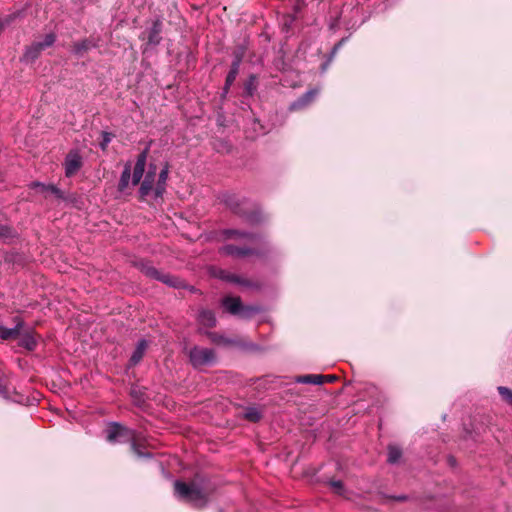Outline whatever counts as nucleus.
<instances>
[{
    "instance_id": "f03ea898",
    "label": "nucleus",
    "mask_w": 512,
    "mask_h": 512,
    "mask_svg": "<svg viewBox=\"0 0 512 512\" xmlns=\"http://www.w3.org/2000/svg\"><path fill=\"white\" fill-rule=\"evenodd\" d=\"M270 252V248L268 245H264L263 248H255L251 247L247 244L237 245L233 243H229L223 245L219 249V253L225 256H230L236 259L247 258L251 256L256 257H264Z\"/></svg>"
},
{
    "instance_id": "412c9836",
    "label": "nucleus",
    "mask_w": 512,
    "mask_h": 512,
    "mask_svg": "<svg viewBox=\"0 0 512 512\" xmlns=\"http://www.w3.org/2000/svg\"><path fill=\"white\" fill-rule=\"evenodd\" d=\"M296 382L302 384L322 385L324 384V377L321 374L300 375L296 377Z\"/></svg>"
},
{
    "instance_id": "a211bd4d",
    "label": "nucleus",
    "mask_w": 512,
    "mask_h": 512,
    "mask_svg": "<svg viewBox=\"0 0 512 512\" xmlns=\"http://www.w3.org/2000/svg\"><path fill=\"white\" fill-rule=\"evenodd\" d=\"M198 322L200 325L206 328H213L216 326V317L212 310L209 309H201L198 318Z\"/></svg>"
},
{
    "instance_id": "2f4dec72",
    "label": "nucleus",
    "mask_w": 512,
    "mask_h": 512,
    "mask_svg": "<svg viewBox=\"0 0 512 512\" xmlns=\"http://www.w3.org/2000/svg\"><path fill=\"white\" fill-rule=\"evenodd\" d=\"M497 390L502 399L512 407V390L504 386H499Z\"/></svg>"
},
{
    "instance_id": "cd10ccee",
    "label": "nucleus",
    "mask_w": 512,
    "mask_h": 512,
    "mask_svg": "<svg viewBox=\"0 0 512 512\" xmlns=\"http://www.w3.org/2000/svg\"><path fill=\"white\" fill-rule=\"evenodd\" d=\"M91 48V43L88 40H83L81 42L74 43L73 45V52L79 56L82 57L84 54Z\"/></svg>"
},
{
    "instance_id": "c85d7f7f",
    "label": "nucleus",
    "mask_w": 512,
    "mask_h": 512,
    "mask_svg": "<svg viewBox=\"0 0 512 512\" xmlns=\"http://www.w3.org/2000/svg\"><path fill=\"white\" fill-rule=\"evenodd\" d=\"M257 89V78L255 75H250L248 80L244 83V93L247 96H252Z\"/></svg>"
},
{
    "instance_id": "b1692460",
    "label": "nucleus",
    "mask_w": 512,
    "mask_h": 512,
    "mask_svg": "<svg viewBox=\"0 0 512 512\" xmlns=\"http://www.w3.org/2000/svg\"><path fill=\"white\" fill-rule=\"evenodd\" d=\"M241 218L251 225H257L263 221V215L259 210H245Z\"/></svg>"
},
{
    "instance_id": "e433bc0d",
    "label": "nucleus",
    "mask_w": 512,
    "mask_h": 512,
    "mask_svg": "<svg viewBox=\"0 0 512 512\" xmlns=\"http://www.w3.org/2000/svg\"><path fill=\"white\" fill-rule=\"evenodd\" d=\"M19 15L20 13L16 12L3 17L0 20L1 29L3 30L6 26L10 25Z\"/></svg>"
},
{
    "instance_id": "4c0bfd02",
    "label": "nucleus",
    "mask_w": 512,
    "mask_h": 512,
    "mask_svg": "<svg viewBox=\"0 0 512 512\" xmlns=\"http://www.w3.org/2000/svg\"><path fill=\"white\" fill-rule=\"evenodd\" d=\"M258 312H259V308L258 307H255V306H244L243 305V310H242V312L239 315L242 316V317L248 318L251 315L256 314Z\"/></svg>"
},
{
    "instance_id": "f3484780",
    "label": "nucleus",
    "mask_w": 512,
    "mask_h": 512,
    "mask_svg": "<svg viewBox=\"0 0 512 512\" xmlns=\"http://www.w3.org/2000/svg\"><path fill=\"white\" fill-rule=\"evenodd\" d=\"M222 304L232 315H239L243 310L240 297L227 296L222 300Z\"/></svg>"
},
{
    "instance_id": "0eeeda50",
    "label": "nucleus",
    "mask_w": 512,
    "mask_h": 512,
    "mask_svg": "<svg viewBox=\"0 0 512 512\" xmlns=\"http://www.w3.org/2000/svg\"><path fill=\"white\" fill-rule=\"evenodd\" d=\"M156 176L152 171H145L139 184V200L147 201V197L154 194V188L156 185Z\"/></svg>"
},
{
    "instance_id": "39448f33",
    "label": "nucleus",
    "mask_w": 512,
    "mask_h": 512,
    "mask_svg": "<svg viewBox=\"0 0 512 512\" xmlns=\"http://www.w3.org/2000/svg\"><path fill=\"white\" fill-rule=\"evenodd\" d=\"M56 41V35L54 33L46 34L44 40L41 42H34L26 48L24 58L28 61H35L41 54V52L51 47Z\"/></svg>"
},
{
    "instance_id": "20e7f679",
    "label": "nucleus",
    "mask_w": 512,
    "mask_h": 512,
    "mask_svg": "<svg viewBox=\"0 0 512 512\" xmlns=\"http://www.w3.org/2000/svg\"><path fill=\"white\" fill-rule=\"evenodd\" d=\"M189 358L191 364L195 368H199L212 363L215 353L212 349L195 346L189 351Z\"/></svg>"
},
{
    "instance_id": "c756f323",
    "label": "nucleus",
    "mask_w": 512,
    "mask_h": 512,
    "mask_svg": "<svg viewBox=\"0 0 512 512\" xmlns=\"http://www.w3.org/2000/svg\"><path fill=\"white\" fill-rule=\"evenodd\" d=\"M215 277L223 280V281H226V282H229V283H235V280H237L236 276L237 274H234V273H231V272H228L226 270H223V269H218L215 273H214Z\"/></svg>"
},
{
    "instance_id": "6e6552de",
    "label": "nucleus",
    "mask_w": 512,
    "mask_h": 512,
    "mask_svg": "<svg viewBox=\"0 0 512 512\" xmlns=\"http://www.w3.org/2000/svg\"><path fill=\"white\" fill-rule=\"evenodd\" d=\"M320 90L318 88L309 89L297 100L292 102L289 106L290 111H300L310 106L318 96Z\"/></svg>"
},
{
    "instance_id": "aec40b11",
    "label": "nucleus",
    "mask_w": 512,
    "mask_h": 512,
    "mask_svg": "<svg viewBox=\"0 0 512 512\" xmlns=\"http://www.w3.org/2000/svg\"><path fill=\"white\" fill-rule=\"evenodd\" d=\"M132 175H133V173H131V166L129 164H126L121 173L120 180H119L118 187H117V189L120 193L126 192V190L129 187L130 180L132 181Z\"/></svg>"
},
{
    "instance_id": "7ed1b4c3",
    "label": "nucleus",
    "mask_w": 512,
    "mask_h": 512,
    "mask_svg": "<svg viewBox=\"0 0 512 512\" xmlns=\"http://www.w3.org/2000/svg\"><path fill=\"white\" fill-rule=\"evenodd\" d=\"M106 432V440L109 443L116 442H130L133 441L135 433L133 430L127 428L126 426L118 423L112 422L108 425L105 430Z\"/></svg>"
},
{
    "instance_id": "ea45409f",
    "label": "nucleus",
    "mask_w": 512,
    "mask_h": 512,
    "mask_svg": "<svg viewBox=\"0 0 512 512\" xmlns=\"http://www.w3.org/2000/svg\"><path fill=\"white\" fill-rule=\"evenodd\" d=\"M130 394L133 398L137 399V400H142V392L137 389V388H132L131 391H130Z\"/></svg>"
},
{
    "instance_id": "7c9ffc66",
    "label": "nucleus",
    "mask_w": 512,
    "mask_h": 512,
    "mask_svg": "<svg viewBox=\"0 0 512 512\" xmlns=\"http://www.w3.org/2000/svg\"><path fill=\"white\" fill-rule=\"evenodd\" d=\"M402 456V451L399 447L397 446H389L388 447V462L391 463V464H394L396 462H398V460L401 458Z\"/></svg>"
},
{
    "instance_id": "2eb2a0df",
    "label": "nucleus",
    "mask_w": 512,
    "mask_h": 512,
    "mask_svg": "<svg viewBox=\"0 0 512 512\" xmlns=\"http://www.w3.org/2000/svg\"><path fill=\"white\" fill-rule=\"evenodd\" d=\"M16 326L14 328H6L0 325V338L2 340H14L19 338L20 331L23 328L24 322L20 318H15Z\"/></svg>"
},
{
    "instance_id": "4be33fe9",
    "label": "nucleus",
    "mask_w": 512,
    "mask_h": 512,
    "mask_svg": "<svg viewBox=\"0 0 512 512\" xmlns=\"http://www.w3.org/2000/svg\"><path fill=\"white\" fill-rule=\"evenodd\" d=\"M33 187L37 188L40 193L50 192L59 199L64 197L63 192L55 185H45L39 182H35L33 183Z\"/></svg>"
},
{
    "instance_id": "c03bdc74",
    "label": "nucleus",
    "mask_w": 512,
    "mask_h": 512,
    "mask_svg": "<svg viewBox=\"0 0 512 512\" xmlns=\"http://www.w3.org/2000/svg\"><path fill=\"white\" fill-rule=\"evenodd\" d=\"M190 290H191L192 292L196 291V289H195L194 287H190Z\"/></svg>"
},
{
    "instance_id": "f8f14e48",
    "label": "nucleus",
    "mask_w": 512,
    "mask_h": 512,
    "mask_svg": "<svg viewBox=\"0 0 512 512\" xmlns=\"http://www.w3.org/2000/svg\"><path fill=\"white\" fill-rule=\"evenodd\" d=\"M149 153V148H145L138 156L133 169L132 175V185L136 186L139 184L140 180L143 177L145 172L147 157Z\"/></svg>"
},
{
    "instance_id": "58836bf2",
    "label": "nucleus",
    "mask_w": 512,
    "mask_h": 512,
    "mask_svg": "<svg viewBox=\"0 0 512 512\" xmlns=\"http://www.w3.org/2000/svg\"><path fill=\"white\" fill-rule=\"evenodd\" d=\"M384 502H387V501H398V502H404L408 499V497L406 495H399V496H392V495H389V496H384Z\"/></svg>"
},
{
    "instance_id": "dca6fc26",
    "label": "nucleus",
    "mask_w": 512,
    "mask_h": 512,
    "mask_svg": "<svg viewBox=\"0 0 512 512\" xmlns=\"http://www.w3.org/2000/svg\"><path fill=\"white\" fill-rule=\"evenodd\" d=\"M158 281L164 283L165 285L172 287V288H186V283L180 279L179 277L165 273L163 271H160V274L157 278Z\"/></svg>"
},
{
    "instance_id": "a878e982",
    "label": "nucleus",
    "mask_w": 512,
    "mask_h": 512,
    "mask_svg": "<svg viewBox=\"0 0 512 512\" xmlns=\"http://www.w3.org/2000/svg\"><path fill=\"white\" fill-rule=\"evenodd\" d=\"M139 269L145 276L155 280H157L160 274V270H158L148 262H141L139 264Z\"/></svg>"
},
{
    "instance_id": "ddd939ff",
    "label": "nucleus",
    "mask_w": 512,
    "mask_h": 512,
    "mask_svg": "<svg viewBox=\"0 0 512 512\" xmlns=\"http://www.w3.org/2000/svg\"><path fill=\"white\" fill-rule=\"evenodd\" d=\"M168 175H169V164L166 162L158 174V178H157L156 185L154 188V198L155 199L162 198L164 193L166 192Z\"/></svg>"
},
{
    "instance_id": "a19ab883",
    "label": "nucleus",
    "mask_w": 512,
    "mask_h": 512,
    "mask_svg": "<svg viewBox=\"0 0 512 512\" xmlns=\"http://www.w3.org/2000/svg\"><path fill=\"white\" fill-rule=\"evenodd\" d=\"M324 377V383H332L336 380H338V376L336 375H323Z\"/></svg>"
},
{
    "instance_id": "9b49d317",
    "label": "nucleus",
    "mask_w": 512,
    "mask_h": 512,
    "mask_svg": "<svg viewBox=\"0 0 512 512\" xmlns=\"http://www.w3.org/2000/svg\"><path fill=\"white\" fill-rule=\"evenodd\" d=\"M241 61H242V55L241 54H235V58H234L233 62L231 63L230 70H229V72H228V74L226 76V79H225V85L223 87V92L221 94L222 98L226 97L227 93L229 92V89H230L231 85L236 80V77H237V75L239 73V68H240Z\"/></svg>"
},
{
    "instance_id": "5701e85b",
    "label": "nucleus",
    "mask_w": 512,
    "mask_h": 512,
    "mask_svg": "<svg viewBox=\"0 0 512 512\" xmlns=\"http://www.w3.org/2000/svg\"><path fill=\"white\" fill-rule=\"evenodd\" d=\"M146 348H147V342L145 340H141L138 342V345L130 358V363L132 365H136L142 360Z\"/></svg>"
},
{
    "instance_id": "f704fd0d",
    "label": "nucleus",
    "mask_w": 512,
    "mask_h": 512,
    "mask_svg": "<svg viewBox=\"0 0 512 512\" xmlns=\"http://www.w3.org/2000/svg\"><path fill=\"white\" fill-rule=\"evenodd\" d=\"M113 135L109 132H101V141L99 143L100 148L105 151L112 140Z\"/></svg>"
},
{
    "instance_id": "f257e3e1",
    "label": "nucleus",
    "mask_w": 512,
    "mask_h": 512,
    "mask_svg": "<svg viewBox=\"0 0 512 512\" xmlns=\"http://www.w3.org/2000/svg\"><path fill=\"white\" fill-rule=\"evenodd\" d=\"M176 495L183 501L193 503L194 505L203 506L208 498L210 489L207 488L200 475H196L194 479L189 482L176 481L174 483Z\"/></svg>"
},
{
    "instance_id": "c9c22d12",
    "label": "nucleus",
    "mask_w": 512,
    "mask_h": 512,
    "mask_svg": "<svg viewBox=\"0 0 512 512\" xmlns=\"http://www.w3.org/2000/svg\"><path fill=\"white\" fill-rule=\"evenodd\" d=\"M15 235L14 229L9 225H0V238H11Z\"/></svg>"
},
{
    "instance_id": "9d476101",
    "label": "nucleus",
    "mask_w": 512,
    "mask_h": 512,
    "mask_svg": "<svg viewBox=\"0 0 512 512\" xmlns=\"http://www.w3.org/2000/svg\"><path fill=\"white\" fill-rule=\"evenodd\" d=\"M220 233L224 240L240 241L243 239L247 242H254L258 239L257 234L239 229H224Z\"/></svg>"
},
{
    "instance_id": "72a5a7b5",
    "label": "nucleus",
    "mask_w": 512,
    "mask_h": 512,
    "mask_svg": "<svg viewBox=\"0 0 512 512\" xmlns=\"http://www.w3.org/2000/svg\"><path fill=\"white\" fill-rule=\"evenodd\" d=\"M131 443V450L134 454H136L138 457H147L150 458L152 454L150 452H144L140 446L136 443L135 438L133 441H130Z\"/></svg>"
},
{
    "instance_id": "423d86ee",
    "label": "nucleus",
    "mask_w": 512,
    "mask_h": 512,
    "mask_svg": "<svg viewBox=\"0 0 512 512\" xmlns=\"http://www.w3.org/2000/svg\"><path fill=\"white\" fill-rule=\"evenodd\" d=\"M83 159L78 150H70L65 157L64 168L66 177H72L82 168Z\"/></svg>"
},
{
    "instance_id": "6ab92c4d",
    "label": "nucleus",
    "mask_w": 512,
    "mask_h": 512,
    "mask_svg": "<svg viewBox=\"0 0 512 512\" xmlns=\"http://www.w3.org/2000/svg\"><path fill=\"white\" fill-rule=\"evenodd\" d=\"M244 200L236 196H229L225 200L226 206L237 216L242 217L246 209L243 208Z\"/></svg>"
},
{
    "instance_id": "1a4fd4ad",
    "label": "nucleus",
    "mask_w": 512,
    "mask_h": 512,
    "mask_svg": "<svg viewBox=\"0 0 512 512\" xmlns=\"http://www.w3.org/2000/svg\"><path fill=\"white\" fill-rule=\"evenodd\" d=\"M19 338V346L27 349L28 351H34L38 345L40 336L34 329L28 328L20 331Z\"/></svg>"
},
{
    "instance_id": "79ce46f5",
    "label": "nucleus",
    "mask_w": 512,
    "mask_h": 512,
    "mask_svg": "<svg viewBox=\"0 0 512 512\" xmlns=\"http://www.w3.org/2000/svg\"><path fill=\"white\" fill-rule=\"evenodd\" d=\"M147 171H152L153 174L157 175V165L155 163H149Z\"/></svg>"
},
{
    "instance_id": "393cba45",
    "label": "nucleus",
    "mask_w": 512,
    "mask_h": 512,
    "mask_svg": "<svg viewBox=\"0 0 512 512\" xmlns=\"http://www.w3.org/2000/svg\"><path fill=\"white\" fill-rule=\"evenodd\" d=\"M236 278H237V280H235L234 284L240 285L244 288L251 289V290H258L261 288V283L257 280L242 277L240 275H237Z\"/></svg>"
},
{
    "instance_id": "4468645a",
    "label": "nucleus",
    "mask_w": 512,
    "mask_h": 512,
    "mask_svg": "<svg viewBox=\"0 0 512 512\" xmlns=\"http://www.w3.org/2000/svg\"><path fill=\"white\" fill-rule=\"evenodd\" d=\"M162 27H163L162 21L160 19H156L153 21L151 28L145 32V34L147 35L146 36L147 43L149 45L156 46V45L160 44V42L162 40V37H161Z\"/></svg>"
},
{
    "instance_id": "37998d69",
    "label": "nucleus",
    "mask_w": 512,
    "mask_h": 512,
    "mask_svg": "<svg viewBox=\"0 0 512 512\" xmlns=\"http://www.w3.org/2000/svg\"><path fill=\"white\" fill-rule=\"evenodd\" d=\"M340 45H341V42L337 43V44L333 47L332 52H331L332 56H334V55L337 53V50H338V48L340 47Z\"/></svg>"
},
{
    "instance_id": "bb28decb",
    "label": "nucleus",
    "mask_w": 512,
    "mask_h": 512,
    "mask_svg": "<svg viewBox=\"0 0 512 512\" xmlns=\"http://www.w3.org/2000/svg\"><path fill=\"white\" fill-rule=\"evenodd\" d=\"M243 417L249 422L257 423L262 419V414L257 408L248 407L245 409Z\"/></svg>"
},
{
    "instance_id": "473e14b6",
    "label": "nucleus",
    "mask_w": 512,
    "mask_h": 512,
    "mask_svg": "<svg viewBox=\"0 0 512 512\" xmlns=\"http://www.w3.org/2000/svg\"><path fill=\"white\" fill-rule=\"evenodd\" d=\"M329 486L331 487L334 493L338 495H344L345 488L341 480H331L329 482Z\"/></svg>"
}]
</instances>
